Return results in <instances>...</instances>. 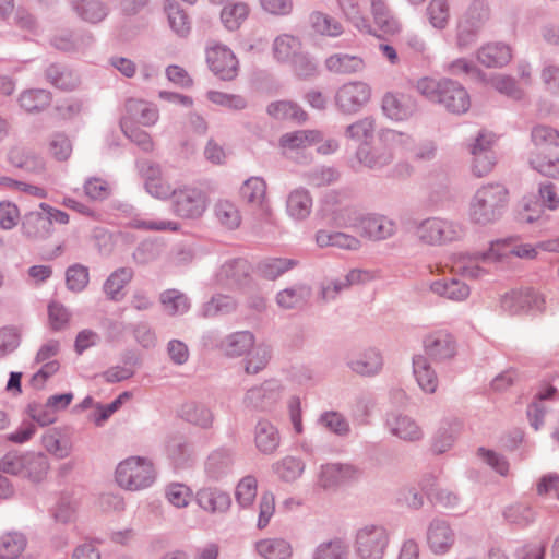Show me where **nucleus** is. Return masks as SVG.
I'll return each mask as SVG.
<instances>
[{
	"label": "nucleus",
	"mask_w": 559,
	"mask_h": 559,
	"mask_svg": "<svg viewBox=\"0 0 559 559\" xmlns=\"http://www.w3.org/2000/svg\"><path fill=\"white\" fill-rule=\"evenodd\" d=\"M392 432L404 440H417L421 437V429L409 417L399 416L389 423Z\"/></svg>",
	"instance_id": "58836bf2"
},
{
	"label": "nucleus",
	"mask_w": 559,
	"mask_h": 559,
	"mask_svg": "<svg viewBox=\"0 0 559 559\" xmlns=\"http://www.w3.org/2000/svg\"><path fill=\"white\" fill-rule=\"evenodd\" d=\"M459 234L456 225L439 218L427 219L418 227L419 238L431 245L454 240Z\"/></svg>",
	"instance_id": "f8f14e48"
},
{
	"label": "nucleus",
	"mask_w": 559,
	"mask_h": 559,
	"mask_svg": "<svg viewBox=\"0 0 559 559\" xmlns=\"http://www.w3.org/2000/svg\"><path fill=\"white\" fill-rule=\"evenodd\" d=\"M542 80L551 94H559V67L549 64L542 71Z\"/></svg>",
	"instance_id": "774afa93"
},
{
	"label": "nucleus",
	"mask_w": 559,
	"mask_h": 559,
	"mask_svg": "<svg viewBox=\"0 0 559 559\" xmlns=\"http://www.w3.org/2000/svg\"><path fill=\"white\" fill-rule=\"evenodd\" d=\"M310 24L318 34L323 36L336 37L343 33V27L340 22L320 11L311 13Z\"/></svg>",
	"instance_id": "c9c22d12"
},
{
	"label": "nucleus",
	"mask_w": 559,
	"mask_h": 559,
	"mask_svg": "<svg viewBox=\"0 0 559 559\" xmlns=\"http://www.w3.org/2000/svg\"><path fill=\"white\" fill-rule=\"evenodd\" d=\"M167 500L177 508L187 507L191 501V490L182 484H170L166 490Z\"/></svg>",
	"instance_id": "5fc2aeb1"
},
{
	"label": "nucleus",
	"mask_w": 559,
	"mask_h": 559,
	"mask_svg": "<svg viewBox=\"0 0 559 559\" xmlns=\"http://www.w3.org/2000/svg\"><path fill=\"white\" fill-rule=\"evenodd\" d=\"M145 189L157 199H173L177 187H173L167 178H165L157 167L150 166L145 170Z\"/></svg>",
	"instance_id": "aec40b11"
},
{
	"label": "nucleus",
	"mask_w": 559,
	"mask_h": 559,
	"mask_svg": "<svg viewBox=\"0 0 559 559\" xmlns=\"http://www.w3.org/2000/svg\"><path fill=\"white\" fill-rule=\"evenodd\" d=\"M534 150L530 159L538 173L559 178V156L554 152L559 146V133L548 127L538 126L532 131Z\"/></svg>",
	"instance_id": "f257e3e1"
},
{
	"label": "nucleus",
	"mask_w": 559,
	"mask_h": 559,
	"mask_svg": "<svg viewBox=\"0 0 559 559\" xmlns=\"http://www.w3.org/2000/svg\"><path fill=\"white\" fill-rule=\"evenodd\" d=\"M495 141L492 133L480 132L471 146L473 173L478 177L488 175L495 166V156L491 151Z\"/></svg>",
	"instance_id": "9d476101"
},
{
	"label": "nucleus",
	"mask_w": 559,
	"mask_h": 559,
	"mask_svg": "<svg viewBox=\"0 0 559 559\" xmlns=\"http://www.w3.org/2000/svg\"><path fill=\"white\" fill-rule=\"evenodd\" d=\"M477 60L486 68H502L512 58L511 49L502 43H488L478 48Z\"/></svg>",
	"instance_id": "a211bd4d"
},
{
	"label": "nucleus",
	"mask_w": 559,
	"mask_h": 559,
	"mask_svg": "<svg viewBox=\"0 0 559 559\" xmlns=\"http://www.w3.org/2000/svg\"><path fill=\"white\" fill-rule=\"evenodd\" d=\"M413 371L418 385L424 392H436L438 388V378L425 357L416 356L414 358Z\"/></svg>",
	"instance_id": "393cba45"
},
{
	"label": "nucleus",
	"mask_w": 559,
	"mask_h": 559,
	"mask_svg": "<svg viewBox=\"0 0 559 559\" xmlns=\"http://www.w3.org/2000/svg\"><path fill=\"white\" fill-rule=\"evenodd\" d=\"M429 24L439 31L444 29L450 21V3L448 0H431L426 8Z\"/></svg>",
	"instance_id": "473e14b6"
},
{
	"label": "nucleus",
	"mask_w": 559,
	"mask_h": 559,
	"mask_svg": "<svg viewBox=\"0 0 559 559\" xmlns=\"http://www.w3.org/2000/svg\"><path fill=\"white\" fill-rule=\"evenodd\" d=\"M490 84L501 94H506L515 100L521 98L522 92L515 80L510 76L495 75L490 79Z\"/></svg>",
	"instance_id": "4d7b16f0"
},
{
	"label": "nucleus",
	"mask_w": 559,
	"mask_h": 559,
	"mask_svg": "<svg viewBox=\"0 0 559 559\" xmlns=\"http://www.w3.org/2000/svg\"><path fill=\"white\" fill-rule=\"evenodd\" d=\"M328 71L335 74H355L361 72L366 63L362 57L346 52H336L324 61Z\"/></svg>",
	"instance_id": "6ab92c4d"
},
{
	"label": "nucleus",
	"mask_w": 559,
	"mask_h": 559,
	"mask_svg": "<svg viewBox=\"0 0 559 559\" xmlns=\"http://www.w3.org/2000/svg\"><path fill=\"white\" fill-rule=\"evenodd\" d=\"M215 215L219 223L228 229L237 228L241 222L238 209L227 200L217 202Z\"/></svg>",
	"instance_id": "a18cd8bd"
},
{
	"label": "nucleus",
	"mask_w": 559,
	"mask_h": 559,
	"mask_svg": "<svg viewBox=\"0 0 559 559\" xmlns=\"http://www.w3.org/2000/svg\"><path fill=\"white\" fill-rule=\"evenodd\" d=\"M25 468L27 472V476L34 480H41L48 471V462L47 459L43 455L33 456L27 460L25 464Z\"/></svg>",
	"instance_id": "0e129e2a"
},
{
	"label": "nucleus",
	"mask_w": 559,
	"mask_h": 559,
	"mask_svg": "<svg viewBox=\"0 0 559 559\" xmlns=\"http://www.w3.org/2000/svg\"><path fill=\"white\" fill-rule=\"evenodd\" d=\"M424 348L435 360H445L454 356L455 342L445 331H435L424 338Z\"/></svg>",
	"instance_id": "2eb2a0df"
},
{
	"label": "nucleus",
	"mask_w": 559,
	"mask_h": 559,
	"mask_svg": "<svg viewBox=\"0 0 559 559\" xmlns=\"http://www.w3.org/2000/svg\"><path fill=\"white\" fill-rule=\"evenodd\" d=\"M48 320L50 328L59 331L69 323L70 313L63 305L52 301L48 306Z\"/></svg>",
	"instance_id": "864d4df0"
},
{
	"label": "nucleus",
	"mask_w": 559,
	"mask_h": 559,
	"mask_svg": "<svg viewBox=\"0 0 559 559\" xmlns=\"http://www.w3.org/2000/svg\"><path fill=\"white\" fill-rule=\"evenodd\" d=\"M93 43L91 34L63 33L51 38L50 44L63 52H75L84 50Z\"/></svg>",
	"instance_id": "5701e85b"
},
{
	"label": "nucleus",
	"mask_w": 559,
	"mask_h": 559,
	"mask_svg": "<svg viewBox=\"0 0 559 559\" xmlns=\"http://www.w3.org/2000/svg\"><path fill=\"white\" fill-rule=\"evenodd\" d=\"M370 13L376 26L383 34L394 35L400 32L401 25L388 4V0H368Z\"/></svg>",
	"instance_id": "f3484780"
},
{
	"label": "nucleus",
	"mask_w": 559,
	"mask_h": 559,
	"mask_svg": "<svg viewBox=\"0 0 559 559\" xmlns=\"http://www.w3.org/2000/svg\"><path fill=\"white\" fill-rule=\"evenodd\" d=\"M302 472H304L302 462L293 456H287V457L283 459L276 465L277 475L286 481L296 480L302 474Z\"/></svg>",
	"instance_id": "8fccbe9b"
},
{
	"label": "nucleus",
	"mask_w": 559,
	"mask_h": 559,
	"mask_svg": "<svg viewBox=\"0 0 559 559\" xmlns=\"http://www.w3.org/2000/svg\"><path fill=\"white\" fill-rule=\"evenodd\" d=\"M40 209L41 213L31 214L26 217L24 228L29 236H45L49 234L53 222L59 224H67L69 222L68 214L60 210L47 204H40Z\"/></svg>",
	"instance_id": "9b49d317"
},
{
	"label": "nucleus",
	"mask_w": 559,
	"mask_h": 559,
	"mask_svg": "<svg viewBox=\"0 0 559 559\" xmlns=\"http://www.w3.org/2000/svg\"><path fill=\"white\" fill-rule=\"evenodd\" d=\"M454 533L447 522L435 520L430 523L427 531V544L432 552H447L454 544Z\"/></svg>",
	"instance_id": "dca6fc26"
},
{
	"label": "nucleus",
	"mask_w": 559,
	"mask_h": 559,
	"mask_svg": "<svg viewBox=\"0 0 559 559\" xmlns=\"http://www.w3.org/2000/svg\"><path fill=\"white\" fill-rule=\"evenodd\" d=\"M255 549L265 559H289L293 554L292 546L282 538H266L255 544Z\"/></svg>",
	"instance_id": "bb28decb"
},
{
	"label": "nucleus",
	"mask_w": 559,
	"mask_h": 559,
	"mask_svg": "<svg viewBox=\"0 0 559 559\" xmlns=\"http://www.w3.org/2000/svg\"><path fill=\"white\" fill-rule=\"evenodd\" d=\"M121 128L126 135L141 146L144 151H150L153 147V143L148 134L138 128H135L130 119L124 118L121 121Z\"/></svg>",
	"instance_id": "13d9d810"
},
{
	"label": "nucleus",
	"mask_w": 559,
	"mask_h": 559,
	"mask_svg": "<svg viewBox=\"0 0 559 559\" xmlns=\"http://www.w3.org/2000/svg\"><path fill=\"white\" fill-rule=\"evenodd\" d=\"M133 273L130 269H119L115 271L106 281L104 290L110 299H120V293L131 281Z\"/></svg>",
	"instance_id": "37998d69"
},
{
	"label": "nucleus",
	"mask_w": 559,
	"mask_h": 559,
	"mask_svg": "<svg viewBox=\"0 0 559 559\" xmlns=\"http://www.w3.org/2000/svg\"><path fill=\"white\" fill-rule=\"evenodd\" d=\"M348 467H341L338 465H326L322 468L320 481L324 488H330L340 484L347 476Z\"/></svg>",
	"instance_id": "052dcab7"
},
{
	"label": "nucleus",
	"mask_w": 559,
	"mask_h": 559,
	"mask_svg": "<svg viewBox=\"0 0 559 559\" xmlns=\"http://www.w3.org/2000/svg\"><path fill=\"white\" fill-rule=\"evenodd\" d=\"M258 481L253 476H245L236 486L235 497L242 507H249L255 500Z\"/></svg>",
	"instance_id": "49530a36"
},
{
	"label": "nucleus",
	"mask_w": 559,
	"mask_h": 559,
	"mask_svg": "<svg viewBox=\"0 0 559 559\" xmlns=\"http://www.w3.org/2000/svg\"><path fill=\"white\" fill-rule=\"evenodd\" d=\"M430 288L435 294L450 300L460 301L469 295L468 286L455 278L436 281L431 284Z\"/></svg>",
	"instance_id": "cd10ccee"
},
{
	"label": "nucleus",
	"mask_w": 559,
	"mask_h": 559,
	"mask_svg": "<svg viewBox=\"0 0 559 559\" xmlns=\"http://www.w3.org/2000/svg\"><path fill=\"white\" fill-rule=\"evenodd\" d=\"M188 421L201 427H207L212 424L213 417L211 412L203 406H189L185 411Z\"/></svg>",
	"instance_id": "338daca9"
},
{
	"label": "nucleus",
	"mask_w": 559,
	"mask_h": 559,
	"mask_svg": "<svg viewBox=\"0 0 559 559\" xmlns=\"http://www.w3.org/2000/svg\"><path fill=\"white\" fill-rule=\"evenodd\" d=\"M340 226L352 227L358 235L372 240H381L393 235L394 223L383 216L368 215L357 216L354 213L345 212L336 217Z\"/></svg>",
	"instance_id": "39448f33"
},
{
	"label": "nucleus",
	"mask_w": 559,
	"mask_h": 559,
	"mask_svg": "<svg viewBox=\"0 0 559 559\" xmlns=\"http://www.w3.org/2000/svg\"><path fill=\"white\" fill-rule=\"evenodd\" d=\"M299 52L300 41L292 35H280L273 43V55L280 62H290Z\"/></svg>",
	"instance_id": "7c9ffc66"
},
{
	"label": "nucleus",
	"mask_w": 559,
	"mask_h": 559,
	"mask_svg": "<svg viewBox=\"0 0 559 559\" xmlns=\"http://www.w3.org/2000/svg\"><path fill=\"white\" fill-rule=\"evenodd\" d=\"M389 536L382 526L367 525L357 533L356 546L362 559H382Z\"/></svg>",
	"instance_id": "6e6552de"
},
{
	"label": "nucleus",
	"mask_w": 559,
	"mask_h": 559,
	"mask_svg": "<svg viewBox=\"0 0 559 559\" xmlns=\"http://www.w3.org/2000/svg\"><path fill=\"white\" fill-rule=\"evenodd\" d=\"M502 307L512 316H531L544 312L545 296L534 288H523L507 294Z\"/></svg>",
	"instance_id": "0eeeda50"
},
{
	"label": "nucleus",
	"mask_w": 559,
	"mask_h": 559,
	"mask_svg": "<svg viewBox=\"0 0 559 559\" xmlns=\"http://www.w3.org/2000/svg\"><path fill=\"white\" fill-rule=\"evenodd\" d=\"M382 358L374 349L365 352L358 359L350 361L352 369L359 374H373L381 369Z\"/></svg>",
	"instance_id": "ea45409f"
},
{
	"label": "nucleus",
	"mask_w": 559,
	"mask_h": 559,
	"mask_svg": "<svg viewBox=\"0 0 559 559\" xmlns=\"http://www.w3.org/2000/svg\"><path fill=\"white\" fill-rule=\"evenodd\" d=\"M509 254L522 259H534L537 255V249L528 243L511 246L507 242H497L492 246L488 259L492 255H497V259H501Z\"/></svg>",
	"instance_id": "f704fd0d"
},
{
	"label": "nucleus",
	"mask_w": 559,
	"mask_h": 559,
	"mask_svg": "<svg viewBox=\"0 0 559 559\" xmlns=\"http://www.w3.org/2000/svg\"><path fill=\"white\" fill-rule=\"evenodd\" d=\"M44 75L48 83L66 92L74 91L81 83L80 75L69 66L61 62H53L47 66Z\"/></svg>",
	"instance_id": "ddd939ff"
},
{
	"label": "nucleus",
	"mask_w": 559,
	"mask_h": 559,
	"mask_svg": "<svg viewBox=\"0 0 559 559\" xmlns=\"http://www.w3.org/2000/svg\"><path fill=\"white\" fill-rule=\"evenodd\" d=\"M508 190L501 185H488L478 189L473 195L468 216L475 223H490L496 219L508 202Z\"/></svg>",
	"instance_id": "f03ea898"
},
{
	"label": "nucleus",
	"mask_w": 559,
	"mask_h": 559,
	"mask_svg": "<svg viewBox=\"0 0 559 559\" xmlns=\"http://www.w3.org/2000/svg\"><path fill=\"white\" fill-rule=\"evenodd\" d=\"M312 206L310 195L305 190L293 191L287 200V212L290 216L301 219L309 215Z\"/></svg>",
	"instance_id": "e433bc0d"
},
{
	"label": "nucleus",
	"mask_w": 559,
	"mask_h": 559,
	"mask_svg": "<svg viewBox=\"0 0 559 559\" xmlns=\"http://www.w3.org/2000/svg\"><path fill=\"white\" fill-rule=\"evenodd\" d=\"M293 263L288 260L283 259H267L265 260L261 266L260 271L263 277L267 280H275L284 272L292 267Z\"/></svg>",
	"instance_id": "bf43d9fd"
},
{
	"label": "nucleus",
	"mask_w": 559,
	"mask_h": 559,
	"mask_svg": "<svg viewBox=\"0 0 559 559\" xmlns=\"http://www.w3.org/2000/svg\"><path fill=\"white\" fill-rule=\"evenodd\" d=\"M319 138V133L313 131H298L294 133L285 134L281 139V145L283 148H299L307 147L312 144Z\"/></svg>",
	"instance_id": "09e8293b"
},
{
	"label": "nucleus",
	"mask_w": 559,
	"mask_h": 559,
	"mask_svg": "<svg viewBox=\"0 0 559 559\" xmlns=\"http://www.w3.org/2000/svg\"><path fill=\"white\" fill-rule=\"evenodd\" d=\"M88 283V271L82 265H73L67 270V286L73 292H81Z\"/></svg>",
	"instance_id": "6e6d98bb"
},
{
	"label": "nucleus",
	"mask_w": 559,
	"mask_h": 559,
	"mask_svg": "<svg viewBox=\"0 0 559 559\" xmlns=\"http://www.w3.org/2000/svg\"><path fill=\"white\" fill-rule=\"evenodd\" d=\"M160 302L165 311L170 314H181L189 309L187 297L179 290L168 289L160 295Z\"/></svg>",
	"instance_id": "c03bdc74"
},
{
	"label": "nucleus",
	"mask_w": 559,
	"mask_h": 559,
	"mask_svg": "<svg viewBox=\"0 0 559 559\" xmlns=\"http://www.w3.org/2000/svg\"><path fill=\"white\" fill-rule=\"evenodd\" d=\"M73 9L82 20L92 24L108 15V8L102 0H73Z\"/></svg>",
	"instance_id": "b1692460"
},
{
	"label": "nucleus",
	"mask_w": 559,
	"mask_h": 559,
	"mask_svg": "<svg viewBox=\"0 0 559 559\" xmlns=\"http://www.w3.org/2000/svg\"><path fill=\"white\" fill-rule=\"evenodd\" d=\"M26 539L19 533H7L0 538V559H25Z\"/></svg>",
	"instance_id": "c756f323"
},
{
	"label": "nucleus",
	"mask_w": 559,
	"mask_h": 559,
	"mask_svg": "<svg viewBox=\"0 0 559 559\" xmlns=\"http://www.w3.org/2000/svg\"><path fill=\"white\" fill-rule=\"evenodd\" d=\"M294 73L301 79L316 76L318 64L313 58L307 53L299 52L292 61Z\"/></svg>",
	"instance_id": "3c124183"
},
{
	"label": "nucleus",
	"mask_w": 559,
	"mask_h": 559,
	"mask_svg": "<svg viewBox=\"0 0 559 559\" xmlns=\"http://www.w3.org/2000/svg\"><path fill=\"white\" fill-rule=\"evenodd\" d=\"M165 10L173 32L179 37H187L191 31V23L185 10L171 0L166 2Z\"/></svg>",
	"instance_id": "c85d7f7f"
},
{
	"label": "nucleus",
	"mask_w": 559,
	"mask_h": 559,
	"mask_svg": "<svg viewBox=\"0 0 559 559\" xmlns=\"http://www.w3.org/2000/svg\"><path fill=\"white\" fill-rule=\"evenodd\" d=\"M210 203L207 192L197 186L183 185L177 187L175 194L171 199L174 212L188 219H195L201 217Z\"/></svg>",
	"instance_id": "423d86ee"
},
{
	"label": "nucleus",
	"mask_w": 559,
	"mask_h": 559,
	"mask_svg": "<svg viewBox=\"0 0 559 559\" xmlns=\"http://www.w3.org/2000/svg\"><path fill=\"white\" fill-rule=\"evenodd\" d=\"M316 239L318 245L321 247L332 246L341 249L354 250L357 249L360 245L356 237L341 231L329 233L320 230L317 234Z\"/></svg>",
	"instance_id": "72a5a7b5"
},
{
	"label": "nucleus",
	"mask_w": 559,
	"mask_h": 559,
	"mask_svg": "<svg viewBox=\"0 0 559 559\" xmlns=\"http://www.w3.org/2000/svg\"><path fill=\"white\" fill-rule=\"evenodd\" d=\"M247 264L242 261H235L222 267L219 277L231 284H240L241 277H246Z\"/></svg>",
	"instance_id": "e2e57ef3"
},
{
	"label": "nucleus",
	"mask_w": 559,
	"mask_h": 559,
	"mask_svg": "<svg viewBox=\"0 0 559 559\" xmlns=\"http://www.w3.org/2000/svg\"><path fill=\"white\" fill-rule=\"evenodd\" d=\"M115 479L122 489L139 491L154 484L156 469L150 459L130 456L117 465Z\"/></svg>",
	"instance_id": "7ed1b4c3"
},
{
	"label": "nucleus",
	"mask_w": 559,
	"mask_h": 559,
	"mask_svg": "<svg viewBox=\"0 0 559 559\" xmlns=\"http://www.w3.org/2000/svg\"><path fill=\"white\" fill-rule=\"evenodd\" d=\"M337 5L345 17L359 31L371 33V26L367 19L360 13L357 0H337Z\"/></svg>",
	"instance_id": "4c0bfd02"
},
{
	"label": "nucleus",
	"mask_w": 559,
	"mask_h": 559,
	"mask_svg": "<svg viewBox=\"0 0 559 559\" xmlns=\"http://www.w3.org/2000/svg\"><path fill=\"white\" fill-rule=\"evenodd\" d=\"M198 502L202 509L210 512H224L230 507L229 495L215 488L200 490Z\"/></svg>",
	"instance_id": "a878e982"
},
{
	"label": "nucleus",
	"mask_w": 559,
	"mask_h": 559,
	"mask_svg": "<svg viewBox=\"0 0 559 559\" xmlns=\"http://www.w3.org/2000/svg\"><path fill=\"white\" fill-rule=\"evenodd\" d=\"M489 16L490 9L488 3L485 0H474L461 20L480 31L489 20Z\"/></svg>",
	"instance_id": "79ce46f5"
},
{
	"label": "nucleus",
	"mask_w": 559,
	"mask_h": 559,
	"mask_svg": "<svg viewBox=\"0 0 559 559\" xmlns=\"http://www.w3.org/2000/svg\"><path fill=\"white\" fill-rule=\"evenodd\" d=\"M270 360V350L267 347L259 345L247 355L245 370L249 374H254L266 367Z\"/></svg>",
	"instance_id": "de8ad7c7"
},
{
	"label": "nucleus",
	"mask_w": 559,
	"mask_h": 559,
	"mask_svg": "<svg viewBox=\"0 0 559 559\" xmlns=\"http://www.w3.org/2000/svg\"><path fill=\"white\" fill-rule=\"evenodd\" d=\"M249 7L247 3L238 1L224 5L221 12V20L228 31H236L248 17Z\"/></svg>",
	"instance_id": "2f4dec72"
},
{
	"label": "nucleus",
	"mask_w": 559,
	"mask_h": 559,
	"mask_svg": "<svg viewBox=\"0 0 559 559\" xmlns=\"http://www.w3.org/2000/svg\"><path fill=\"white\" fill-rule=\"evenodd\" d=\"M241 198L252 210H257L261 216L270 214L266 201V183L259 177L248 179L240 191Z\"/></svg>",
	"instance_id": "4468645a"
},
{
	"label": "nucleus",
	"mask_w": 559,
	"mask_h": 559,
	"mask_svg": "<svg viewBox=\"0 0 559 559\" xmlns=\"http://www.w3.org/2000/svg\"><path fill=\"white\" fill-rule=\"evenodd\" d=\"M254 347L253 335L249 332L236 333L225 343V352L229 356L248 355Z\"/></svg>",
	"instance_id": "a19ab883"
},
{
	"label": "nucleus",
	"mask_w": 559,
	"mask_h": 559,
	"mask_svg": "<svg viewBox=\"0 0 559 559\" xmlns=\"http://www.w3.org/2000/svg\"><path fill=\"white\" fill-rule=\"evenodd\" d=\"M206 62L210 70L218 79L234 80L239 70V62L235 53L225 45L215 44L206 49Z\"/></svg>",
	"instance_id": "1a4fd4ad"
},
{
	"label": "nucleus",
	"mask_w": 559,
	"mask_h": 559,
	"mask_svg": "<svg viewBox=\"0 0 559 559\" xmlns=\"http://www.w3.org/2000/svg\"><path fill=\"white\" fill-rule=\"evenodd\" d=\"M371 88L364 82L344 84L336 93V105H365L370 100Z\"/></svg>",
	"instance_id": "412c9836"
},
{
	"label": "nucleus",
	"mask_w": 559,
	"mask_h": 559,
	"mask_svg": "<svg viewBox=\"0 0 559 559\" xmlns=\"http://www.w3.org/2000/svg\"><path fill=\"white\" fill-rule=\"evenodd\" d=\"M281 437L275 426L266 420H261L255 426L254 444L264 454L275 452L280 445Z\"/></svg>",
	"instance_id": "4be33fe9"
},
{
	"label": "nucleus",
	"mask_w": 559,
	"mask_h": 559,
	"mask_svg": "<svg viewBox=\"0 0 559 559\" xmlns=\"http://www.w3.org/2000/svg\"><path fill=\"white\" fill-rule=\"evenodd\" d=\"M479 29L471 26L467 22L460 20L456 26L455 43L456 47L462 51L472 47L478 38Z\"/></svg>",
	"instance_id": "603ef678"
},
{
	"label": "nucleus",
	"mask_w": 559,
	"mask_h": 559,
	"mask_svg": "<svg viewBox=\"0 0 559 559\" xmlns=\"http://www.w3.org/2000/svg\"><path fill=\"white\" fill-rule=\"evenodd\" d=\"M345 548L340 540L322 544L318 547L313 559H344Z\"/></svg>",
	"instance_id": "69168bd1"
},
{
	"label": "nucleus",
	"mask_w": 559,
	"mask_h": 559,
	"mask_svg": "<svg viewBox=\"0 0 559 559\" xmlns=\"http://www.w3.org/2000/svg\"><path fill=\"white\" fill-rule=\"evenodd\" d=\"M416 88L431 103H439L440 105H455V103L465 105L469 103V94L466 88L452 79L421 78L418 80Z\"/></svg>",
	"instance_id": "20e7f679"
},
{
	"label": "nucleus",
	"mask_w": 559,
	"mask_h": 559,
	"mask_svg": "<svg viewBox=\"0 0 559 559\" xmlns=\"http://www.w3.org/2000/svg\"><path fill=\"white\" fill-rule=\"evenodd\" d=\"M19 222V207L12 202H0V227L2 229H12Z\"/></svg>",
	"instance_id": "680f3d73"
}]
</instances>
